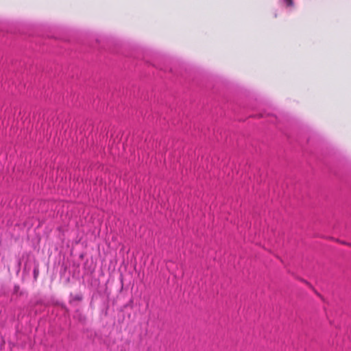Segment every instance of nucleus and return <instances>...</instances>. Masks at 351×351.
I'll return each instance as SVG.
<instances>
[{"label": "nucleus", "mask_w": 351, "mask_h": 351, "mask_svg": "<svg viewBox=\"0 0 351 351\" xmlns=\"http://www.w3.org/2000/svg\"><path fill=\"white\" fill-rule=\"evenodd\" d=\"M287 6H291L293 5L292 0H285Z\"/></svg>", "instance_id": "nucleus-1"}]
</instances>
